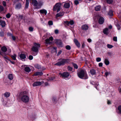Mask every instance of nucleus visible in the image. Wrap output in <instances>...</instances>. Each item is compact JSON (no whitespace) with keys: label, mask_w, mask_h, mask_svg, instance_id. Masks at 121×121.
Instances as JSON below:
<instances>
[{"label":"nucleus","mask_w":121,"mask_h":121,"mask_svg":"<svg viewBox=\"0 0 121 121\" xmlns=\"http://www.w3.org/2000/svg\"><path fill=\"white\" fill-rule=\"evenodd\" d=\"M28 92L26 91H24L21 92L19 95L21 97V100L23 102L27 103L28 102L29 100V98L27 95Z\"/></svg>","instance_id":"1"},{"label":"nucleus","mask_w":121,"mask_h":121,"mask_svg":"<svg viewBox=\"0 0 121 121\" xmlns=\"http://www.w3.org/2000/svg\"><path fill=\"white\" fill-rule=\"evenodd\" d=\"M34 46H33L32 48L31 49L33 51L35 52V53H33V55H36L37 54V53L38 51V48L40 47V45L39 43H34Z\"/></svg>","instance_id":"2"},{"label":"nucleus","mask_w":121,"mask_h":121,"mask_svg":"<svg viewBox=\"0 0 121 121\" xmlns=\"http://www.w3.org/2000/svg\"><path fill=\"white\" fill-rule=\"evenodd\" d=\"M61 4L60 3H56L53 6V11H57V12H58L60 10L61 8Z\"/></svg>","instance_id":"3"},{"label":"nucleus","mask_w":121,"mask_h":121,"mask_svg":"<svg viewBox=\"0 0 121 121\" xmlns=\"http://www.w3.org/2000/svg\"><path fill=\"white\" fill-rule=\"evenodd\" d=\"M85 72L84 70L82 69L80 71L77 73L78 75L79 78L81 79H83Z\"/></svg>","instance_id":"4"},{"label":"nucleus","mask_w":121,"mask_h":121,"mask_svg":"<svg viewBox=\"0 0 121 121\" xmlns=\"http://www.w3.org/2000/svg\"><path fill=\"white\" fill-rule=\"evenodd\" d=\"M55 42L58 47H63V45L61 40L59 39H56L55 40Z\"/></svg>","instance_id":"5"},{"label":"nucleus","mask_w":121,"mask_h":121,"mask_svg":"<svg viewBox=\"0 0 121 121\" xmlns=\"http://www.w3.org/2000/svg\"><path fill=\"white\" fill-rule=\"evenodd\" d=\"M59 75L62 76L63 77L67 78L69 76V74L68 72H65L63 73H59Z\"/></svg>","instance_id":"6"},{"label":"nucleus","mask_w":121,"mask_h":121,"mask_svg":"<svg viewBox=\"0 0 121 121\" xmlns=\"http://www.w3.org/2000/svg\"><path fill=\"white\" fill-rule=\"evenodd\" d=\"M67 61H60L58 62L57 63L55 64V65H57L58 66L63 65H65V63Z\"/></svg>","instance_id":"7"},{"label":"nucleus","mask_w":121,"mask_h":121,"mask_svg":"<svg viewBox=\"0 0 121 121\" xmlns=\"http://www.w3.org/2000/svg\"><path fill=\"white\" fill-rule=\"evenodd\" d=\"M42 83L41 82L39 81H37L34 83L32 84L33 86H40L42 85Z\"/></svg>","instance_id":"8"},{"label":"nucleus","mask_w":121,"mask_h":121,"mask_svg":"<svg viewBox=\"0 0 121 121\" xmlns=\"http://www.w3.org/2000/svg\"><path fill=\"white\" fill-rule=\"evenodd\" d=\"M53 38L52 37H50L49 39H47L45 40V43L47 44H50L51 42L50 41H52L53 40Z\"/></svg>","instance_id":"9"},{"label":"nucleus","mask_w":121,"mask_h":121,"mask_svg":"<svg viewBox=\"0 0 121 121\" xmlns=\"http://www.w3.org/2000/svg\"><path fill=\"white\" fill-rule=\"evenodd\" d=\"M19 56L21 60L24 59L26 58V55L25 54L22 53L19 55Z\"/></svg>","instance_id":"10"},{"label":"nucleus","mask_w":121,"mask_h":121,"mask_svg":"<svg viewBox=\"0 0 121 121\" xmlns=\"http://www.w3.org/2000/svg\"><path fill=\"white\" fill-rule=\"evenodd\" d=\"M22 5L20 3H18L17 4L15 7V9H19L21 8Z\"/></svg>","instance_id":"11"},{"label":"nucleus","mask_w":121,"mask_h":121,"mask_svg":"<svg viewBox=\"0 0 121 121\" xmlns=\"http://www.w3.org/2000/svg\"><path fill=\"white\" fill-rule=\"evenodd\" d=\"M104 22V18L102 17H100L99 18V24H102Z\"/></svg>","instance_id":"12"},{"label":"nucleus","mask_w":121,"mask_h":121,"mask_svg":"<svg viewBox=\"0 0 121 121\" xmlns=\"http://www.w3.org/2000/svg\"><path fill=\"white\" fill-rule=\"evenodd\" d=\"M89 28L88 26L86 25H84L82 26V29L84 30H88Z\"/></svg>","instance_id":"13"},{"label":"nucleus","mask_w":121,"mask_h":121,"mask_svg":"<svg viewBox=\"0 0 121 121\" xmlns=\"http://www.w3.org/2000/svg\"><path fill=\"white\" fill-rule=\"evenodd\" d=\"M74 42L77 47L78 48L80 47V44L77 39H74Z\"/></svg>","instance_id":"14"},{"label":"nucleus","mask_w":121,"mask_h":121,"mask_svg":"<svg viewBox=\"0 0 121 121\" xmlns=\"http://www.w3.org/2000/svg\"><path fill=\"white\" fill-rule=\"evenodd\" d=\"M90 72L91 74L92 75H94L96 74V71L94 69H90Z\"/></svg>","instance_id":"15"},{"label":"nucleus","mask_w":121,"mask_h":121,"mask_svg":"<svg viewBox=\"0 0 121 121\" xmlns=\"http://www.w3.org/2000/svg\"><path fill=\"white\" fill-rule=\"evenodd\" d=\"M40 12L41 14H44L45 15L47 14V11L44 9H43L40 10Z\"/></svg>","instance_id":"16"},{"label":"nucleus","mask_w":121,"mask_h":121,"mask_svg":"<svg viewBox=\"0 0 121 121\" xmlns=\"http://www.w3.org/2000/svg\"><path fill=\"white\" fill-rule=\"evenodd\" d=\"M32 3L35 6L37 7L38 5V2L36 0H32Z\"/></svg>","instance_id":"17"},{"label":"nucleus","mask_w":121,"mask_h":121,"mask_svg":"<svg viewBox=\"0 0 121 121\" xmlns=\"http://www.w3.org/2000/svg\"><path fill=\"white\" fill-rule=\"evenodd\" d=\"M25 71L29 73L31 71V69L29 67H25Z\"/></svg>","instance_id":"18"},{"label":"nucleus","mask_w":121,"mask_h":121,"mask_svg":"<svg viewBox=\"0 0 121 121\" xmlns=\"http://www.w3.org/2000/svg\"><path fill=\"white\" fill-rule=\"evenodd\" d=\"M108 28H106L103 31V33L105 34L108 35Z\"/></svg>","instance_id":"19"},{"label":"nucleus","mask_w":121,"mask_h":121,"mask_svg":"<svg viewBox=\"0 0 121 121\" xmlns=\"http://www.w3.org/2000/svg\"><path fill=\"white\" fill-rule=\"evenodd\" d=\"M0 25L2 27H4L5 26V23L4 21H1V20H0Z\"/></svg>","instance_id":"20"},{"label":"nucleus","mask_w":121,"mask_h":121,"mask_svg":"<svg viewBox=\"0 0 121 121\" xmlns=\"http://www.w3.org/2000/svg\"><path fill=\"white\" fill-rule=\"evenodd\" d=\"M70 6V4L68 3H65L64 5V6L65 8H68Z\"/></svg>","instance_id":"21"},{"label":"nucleus","mask_w":121,"mask_h":121,"mask_svg":"<svg viewBox=\"0 0 121 121\" xmlns=\"http://www.w3.org/2000/svg\"><path fill=\"white\" fill-rule=\"evenodd\" d=\"M101 7L100 5L97 6L95 7V9L96 11H100V10Z\"/></svg>","instance_id":"22"},{"label":"nucleus","mask_w":121,"mask_h":121,"mask_svg":"<svg viewBox=\"0 0 121 121\" xmlns=\"http://www.w3.org/2000/svg\"><path fill=\"white\" fill-rule=\"evenodd\" d=\"M1 50L2 51L5 52L7 51V49L6 47L4 46L2 47L1 48Z\"/></svg>","instance_id":"23"},{"label":"nucleus","mask_w":121,"mask_h":121,"mask_svg":"<svg viewBox=\"0 0 121 121\" xmlns=\"http://www.w3.org/2000/svg\"><path fill=\"white\" fill-rule=\"evenodd\" d=\"M8 78L10 80H12L13 78V76L12 74H10L9 75Z\"/></svg>","instance_id":"24"},{"label":"nucleus","mask_w":121,"mask_h":121,"mask_svg":"<svg viewBox=\"0 0 121 121\" xmlns=\"http://www.w3.org/2000/svg\"><path fill=\"white\" fill-rule=\"evenodd\" d=\"M29 0H26V4L25 7V8L26 9H27L29 6Z\"/></svg>","instance_id":"25"},{"label":"nucleus","mask_w":121,"mask_h":121,"mask_svg":"<svg viewBox=\"0 0 121 121\" xmlns=\"http://www.w3.org/2000/svg\"><path fill=\"white\" fill-rule=\"evenodd\" d=\"M34 66L35 68L38 69H41V66L37 64L35 65Z\"/></svg>","instance_id":"26"},{"label":"nucleus","mask_w":121,"mask_h":121,"mask_svg":"<svg viewBox=\"0 0 121 121\" xmlns=\"http://www.w3.org/2000/svg\"><path fill=\"white\" fill-rule=\"evenodd\" d=\"M64 14V13L63 12H60L57 14L56 15V16L57 17L62 16H63Z\"/></svg>","instance_id":"27"},{"label":"nucleus","mask_w":121,"mask_h":121,"mask_svg":"<svg viewBox=\"0 0 121 121\" xmlns=\"http://www.w3.org/2000/svg\"><path fill=\"white\" fill-rule=\"evenodd\" d=\"M4 96L6 98L9 97L10 95V93L9 92H6L4 94Z\"/></svg>","instance_id":"28"},{"label":"nucleus","mask_w":121,"mask_h":121,"mask_svg":"<svg viewBox=\"0 0 121 121\" xmlns=\"http://www.w3.org/2000/svg\"><path fill=\"white\" fill-rule=\"evenodd\" d=\"M52 100L53 103H56L57 102L56 98L54 97H52Z\"/></svg>","instance_id":"29"},{"label":"nucleus","mask_w":121,"mask_h":121,"mask_svg":"<svg viewBox=\"0 0 121 121\" xmlns=\"http://www.w3.org/2000/svg\"><path fill=\"white\" fill-rule=\"evenodd\" d=\"M118 109L119 111L118 114H121V105L119 106L118 107Z\"/></svg>","instance_id":"30"},{"label":"nucleus","mask_w":121,"mask_h":121,"mask_svg":"<svg viewBox=\"0 0 121 121\" xmlns=\"http://www.w3.org/2000/svg\"><path fill=\"white\" fill-rule=\"evenodd\" d=\"M108 15L110 16L113 15V12L112 10H110L108 13Z\"/></svg>","instance_id":"31"},{"label":"nucleus","mask_w":121,"mask_h":121,"mask_svg":"<svg viewBox=\"0 0 121 121\" xmlns=\"http://www.w3.org/2000/svg\"><path fill=\"white\" fill-rule=\"evenodd\" d=\"M16 56L17 55L15 54H14L13 55H12L11 56V58L14 60H16Z\"/></svg>","instance_id":"32"},{"label":"nucleus","mask_w":121,"mask_h":121,"mask_svg":"<svg viewBox=\"0 0 121 121\" xmlns=\"http://www.w3.org/2000/svg\"><path fill=\"white\" fill-rule=\"evenodd\" d=\"M65 48L66 49L68 50H70L71 49V48L70 46L67 45L66 46Z\"/></svg>","instance_id":"33"},{"label":"nucleus","mask_w":121,"mask_h":121,"mask_svg":"<svg viewBox=\"0 0 121 121\" xmlns=\"http://www.w3.org/2000/svg\"><path fill=\"white\" fill-rule=\"evenodd\" d=\"M72 64L74 68L76 69H78V66L76 64L74 63H72Z\"/></svg>","instance_id":"34"},{"label":"nucleus","mask_w":121,"mask_h":121,"mask_svg":"<svg viewBox=\"0 0 121 121\" xmlns=\"http://www.w3.org/2000/svg\"><path fill=\"white\" fill-rule=\"evenodd\" d=\"M68 69L69 71H72L73 69V68L70 66H68Z\"/></svg>","instance_id":"35"},{"label":"nucleus","mask_w":121,"mask_h":121,"mask_svg":"<svg viewBox=\"0 0 121 121\" xmlns=\"http://www.w3.org/2000/svg\"><path fill=\"white\" fill-rule=\"evenodd\" d=\"M4 35V32L3 31L0 32V36L1 37H3Z\"/></svg>","instance_id":"36"},{"label":"nucleus","mask_w":121,"mask_h":121,"mask_svg":"<svg viewBox=\"0 0 121 121\" xmlns=\"http://www.w3.org/2000/svg\"><path fill=\"white\" fill-rule=\"evenodd\" d=\"M48 25L49 26L52 25L53 24V22L51 21H49L48 22Z\"/></svg>","instance_id":"37"},{"label":"nucleus","mask_w":121,"mask_h":121,"mask_svg":"<svg viewBox=\"0 0 121 121\" xmlns=\"http://www.w3.org/2000/svg\"><path fill=\"white\" fill-rule=\"evenodd\" d=\"M4 9V8L2 6L0 5V12L3 11Z\"/></svg>","instance_id":"38"},{"label":"nucleus","mask_w":121,"mask_h":121,"mask_svg":"<svg viewBox=\"0 0 121 121\" xmlns=\"http://www.w3.org/2000/svg\"><path fill=\"white\" fill-rule=\"evenodd\" d=\"M107 47L109 48H111L113 47V46L111 45L108 44L107 45Z\"/></svg>","instance_id":"39"},{"label":"nucleus","mask_w":121,"mask_h":121,"mask_svg":"<svg viewBox=\"0 0 121 121\" xmlns=\"http://www.w3.org/2000/svg\"><path fill=\"white\" fill-rule=\"evenodd\" d=\"M49 79L48 80V81H49L55 79V78L54 77L49 78Z\"/></svg>","instance_id":"40"},{"label":"nucleus","mask_w":121,"mask_h":121,"mask_svg":"<svg viewBox=\"0 0 121 121\" xmlns=\"http://www.w3.org/2000/svg\"><path fill=\"white\" fill-rule=\"evenodd\" d=\"M84 78H83V79H87L88 78L87 74H84Z\"/></svg>","instance_id":"41"},{"label":"nucleus","mask_w":121,"mask_h":121,"mask_svg":"<svg viewBox=\"0 0 121 121\" xmlns=\"http://www.w3.org/2000/svg\"><path fill=\"white\" fill-rule=\"evenodd\" d=\"M108 3L109 4L112 3L113 2V0H106Z\"/></svg>","instance_id":"42"},{"label":"nucleus","mask_w":121,"mask_h":121,"mask_svg":"<svg viewBox=\"0 0 121 121\" xmlns=\"http://www.w3.org/2000/svg\"><path fill=\"white\" fill-rule=\"evenodd\" d=\"M33 28L31 27H30L29 28V30L31 32L32 31H33Z\"/></svg>","instance_id":"43"},{"label":"nucleus","mask_w":121,"mask_h":121,"mask_svg":"<svg viewBox=\"0 0 121 121\" xmlns=\"http://www.w3.org/2000/svg\"><path fill=\"white\" fill-rule=\"evenodd\" d=\"M104 63L106 65H108L109 64V61H104Z\"/></svg>","instance_id":"44"},{"label":"nucleus","mask_w":121,"mask_h":121,"mask_svg":"<svg viewBox=\"0 0 121 121\" xmlns=\"http://www.w3.org/2000/svg\"><path fill=\"white\" fill-rule=\"evenodd\" d=\"M33 58V56L32 55H30L28 57L29 59L30 60H32Z\"/></svg>","instance_id":"45"},{"label":"nucleus","mask_w":121,"mask_h":121,"mask_svg":"<svg viewBox=\"0 0 121 121\" xmlns=\"http://www.w3.org/2000/svg\"><path fill=\"white\" fill-rule=\"evenodd\" d=\"M74 3L76 5H77L79 3L78 1L77 0H75L74 1Z\"/></svg>","instance_id":"46"},{"label":"nucleus","mask_w":121,"mask_h":121,"mask_svg":"<svg viewBox=\"0 0 121 121\" xmlns=\"http://www.w3.org/2000/svg\"><path fill=\"white\" fill-rule=\"evenodd\" d=\"M10 17V15L9 13H8L6 15V17L7 18H9Z\"/></svg>","instance_id":"47"},{"label":"nucleus","mask_w":121,"mask_h":121,"mask_svg":"<svg viewBox=\"0 0 121 121\" xmlns=\"http://www.w3.org/2000/svg\"><path fill=\"white\" fill-rule=\"evenodd\" d=\"M12 36V38L13 39V40H15L16 39V38L15 36H13L12 34H11Z\"/></svg>","instance_id":"48"},{"label":"nucleus","mask_w":121,"mask_h":121,"mask_svg":"<svg viewBox=\"0 0 121 121\" xmlns=\"http://www.w3.org/2000/svg\"><path fill=\"white\" fill-rule=\"evenodd\" d=\"M113 41L116 42L117 41V37H114L113 38Z\"/></svg>","instance_id":"49"},{"label":"nucleus","mask_w":121,"mask_h":121,"mask_svg":"<svg viewBox=\"0 0 121 121\" xmlns=\"http://www.w3.org/2000/svg\"><path fill=\"white\" fill-rule=\"evenodd\" d=\"M70 24L71 25H72L74 24V22L72 20L69 22Z\"/></svg>","instance_id":"50"},{"label":"nucleus","mask_w":121,"mask_h":121,"mask_svg":"<svg viewBox=\"0 0 121 121\" xmlns=\"http://www.w3.org/2000/svg\"><path fill=\"white\" fill-rule=\"evenodd\" d=\"M55 33L56 34H57L58 33L59 31L58 30L56 29L55 30Z\"/></svg>","instance_id":"51"},{"label":"nucleus","mask_w":121,"mask_h":121,"mask_svg":"<svg viewBox=\"0 0 121 121\" xmlns=\"http://www.w3.org/2000/svg\"><path fill=\"white\" fill-rule=\"evenodd\" d=\"M4 57V58L5 59L8 60H10L9 59V57L7 56H5Z\"/></svg>","instance_id":"52"},{"label":"nucleus","mask_w":121,"mask_h":121,"mask_svg":"<svg viewBox=\"0 0 121 121\" xmlns=\"http://www.w3.org/2000/svg\"><path fill=\"white\" fill-rule=\"evenodd\" d=\"M39 72V75L40 76L42 75H43V73L42 72Z\"/></svg>","instance_id":"53"},{"label":"nucleus","mask_w":121,"mask_h":121,"mask_svg":"<svg viewBox=\"0 0 121 121\" xmlns=\"http://www.w3.org/2000/svg\"><path fill=\"white\" fill-rule=\"evenodd\" d=\"M62 52V51L61 50H60L58 53L57 55V56H59L60 54H61Z\"/></svg>","instance_id":"54"},{"label":"nucleus","mask_w":121,"mask_h":121,"mask_svg":"<svg viewBox=\"0 0 121 121\" xmlns=\"http://www.w3.org/2000/svg\"><path fill=\"white\" fill-rule=\"evenodd\" d=\"M99 67H102L103 66V64L102 63H100L99 64Z\"/></svg>","instance_id":"55"},{"label":"nucleus","mask_w":121,"mask_h":121,"mask_svg":"<svg viewBox=\"0 0 121 121\" xmlns=\"http://www.w3.org/2000/svg\"><path fill=\"white\" fill-rule=\"evenodd\" d=\"M85 45V44L84 42H83L82 46V48H84V46Z\"/></svg>","instance_id":"56"},{"label":"nucleus","mask_w":121,"mask_h":121,"mask_svg":"<svg viewBox=\"0 0 121 121\" xmlns=\"http://www.w3.org/2000/svg\"><path fill=\"white\" fill-rule=\"evenodd\" d=\"M38 72H36L35 73L34 75L35 76H37L39 75Z\"/></svg>","instance_id":"57"},{"label":"nucleus","mask_w":121,"mask_h":121,"mask_svg":"<svg viewBox=\"0 0 121 121\" xmlns=\"http://www.w3.org/2000/svg\"><path fill=\"white\" fill-rule=\"evenodd\" d=\"M3 5L4 6H5L6 5V2H5V1H4L3 2Z\"/></svg>","instance_id":"58"},{"label":"nucleus","mask_w":121,"mask_h":121,"mask_svg":"<svg viewBox=\"0 0 121 121\" xmlns=\"http://www.w3.org/2000/svg\"><path fill=\"white\" fill-rule=\"evenodd\" d=\"M65 23L66 24L68 25H69L70 24L69 22L66 21V22H65Z\"/></svg>","instance_id":"59"},{"label":"nucleus","mask_w":121,"mask_h":121,"mask_svg":"<svg viewBox=\"0 0 121 121\" xmlns=\"http://www.w3.org/2000/svg\"><path fill=\"white\" fill-rule=\"evenodd\" d=\"M101 59L99 57H98L96 58V60H101Z\"/></svg>","instance_id":"60"},{"label":"nucleus","mask_w":121,"mask_h":121,"mask_svg":"<svg viewBox=\"0 0 121 121\" xmlns=\"http://www.w3.org/2000/svg\"><path fill=\"white\" fill-rule=\"evenodd\" d=\"M108 72L107 71H106V72H105V75H106V76H107L108 75ZM108 73H110V72H109Z\"/></svg>","instance_id":"61"},{"label":"nucleus","mask_w":121,"mask_h":121,"mask_svg":"<svg viewBox=\"0 0 121 121\" xmlns=\"http://www.w3.org/2000/svg\"><path fill=\"white\" fill-rule=\"evenodd\" d=\"M107 104H111V102L110 101H109V100H108L107 101Z\"/></svg>","instance_id":"62"},{"label":"nucleus","mask_w":121,"mask_h":121,"mask_svg":"<svg viewBox=\"0 0 121 121\" xmlns=\"http://www.w3.org/2000/svg\"><path fill=\"white\" fill-rule=\"evenodd\" d=\"M117 26L118 28V30H120V28H119L120 26L118 24L117 25Z\"/></svg>","instance_id":"63"},{"label":"nucleus","mask_w":121,"mask_h":121,"mask_svg":"<svg viewBox=\"0 0 121 121\" xmlns=\"http://www.w3.org/2000/svg\"><path fill=\"white\" fill-rule=\"evenodd\" d=\"M87 41H88V42H91V39H87Z\"/></svg>","instance_id":"64"}]
</instances>
